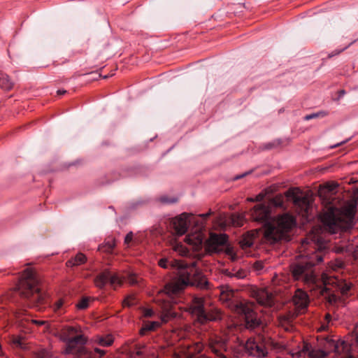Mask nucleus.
<instances>
[{
	"label": "nucleus",
	"mask_w": 358,
	"mask_h": 358,
	"mask_svg": "<svg viewBox=\"0 0 358 358\" xmlns=\"http://www.w3.org/2000/svg\"><path fill=\"white\" fill-rule=\"evenodd\" d=\"M158 265L165 269L171 270L176 278L165 285L164 291L168 295L180 293L188 286H196L201 289H208L206 278L196 267V262H184L172 258H161Z\"/></svg>",
	"instance_id": "f257e3e1"
},
{
	"label": "nucleus",
	"mask_w": 358,
	"mask_h": 358,
	"mask_svg": "<svg viewBox=\"0 0 358 358\" xmlns=\"http://www.w3.org/2000/svg\"><path fill=\"white\" fill-rule=\"evenodd\" d=\"M327 243L315 234H310L301 242L303 259L292 266L294 279L309 283L314 280L313 267L322 262Z\"/></svg>",
	"instance_id": "f03ea898"
},
{
	"label": "nucleus",
	"mask_w": 358,
	"mask_h": 358,
	"mask_svg": "<svg viewBox=\"0 0 358 358\" xmlns=\"http://www.w3.org/2000/svg\"><path fill=\"white\" fill-rule=\"evenodd\" d=\"M250 214L253 220L263 224L264 237L271 243L284 238L286 234L296 225L294 217L288 213L280 215L276 220H273L270 206L263 203L255 206Z\"/></svg>",
	"instance_id": "7ed1b4c3"
},
{
	"label": "nucleus",
	"mask_w": 358,
	"mask_h": 358,
	"mask_svg": "<svg viewBox=\"0 0 358 358\" xmlns=\"http://www.w3.org/2000/svg\"><path fill=\"white\" fill-rule=\"evenodd\" d=\"M39 278L35 271L25 268L18 280L17 291L21 297L28 300L33 306L38 307L45 303V298L38 287Z\"/></svg>",
	"instance_id": "20e7f679"
},
{
	"label": "nucleus",
	"mask_w": 358,
	"mask_h": 358,
	"mask_svg": "<svg viewBox=\"0 0 358 358\" xmlns=\"http://www.w3.org/2000/svg\"><path fill=\"white\" fill-rule=\"evenodd\" d=\"M329 206L322 217V222L325 229L332 234L337 233L340 230L348 227L350 222L355 217V206L350 205L338 208L331 206L328 201Z\"/></svg>",
	"instance_id": "39448f33"
},
{
	"label": "nucleus",
	"mask_w": 358,
	"mask_h": 358,
	"mask_svg": "<svg viewBox=\"0 0 358 358\" xmlns=\"http://www.w3.org/2000/svg\"><path fill=\"white\" fill-rule=\"evenodd\" d=\"M77 329L69 327L62 329V339L66 343L65 354L72 355L73 358H94L84 345L86 339L82 335L76 336Z\"/></svg>",
	"instance_id": "423d86ee"
},
{
	"label": "nucleus",
	"mask_w": 358,
	"mask_h": 358,
	"mask_svg": "<svg viewBox=\"0 0 358 358\" xmlns=\"http://www.w3.org/2000/svg\"><path fill=\"white\" fill-rule=\"evenodd\" d=\"M254 305L248 302H233L231 303V310L238 315H244L247 329H255L262 323L257 313L253 310Z\"/></svg>",
	"instance_id": "0eeeda50"
},
{
	"label": "nucleus",
	"mask_w": 358,
	"mask_h": 358,
	"mask_svg": "<svg viewBox=\"0 0 358 358\" xmlns=\"http://www.w3.org/2000/svg\"><path fill=\"white\" fill-rule=\"evenodd\" d=\"M192 313L197 316L198 321L201 323H206L208 321H218L222 319V315L219 310L212 308L206 310L203 299L195 297L192 299Z\"/></svg>",
	"instance_id": "6e6552de"
},
{
	"label": "nucleus",
	"mask_w": 358,
	"mask_h": 358,
	"mask_svg": "<svg viewBox=\"0 0 358 358\" xmlns=\"http://www.w3.org/2000/svg\"><path fill=\"white\" fill-rule=\"evenodd\" d=\"M194 223L200 229V222L195 220L193 215L189 213H182L180 215L174 217L171 222V227L173 229L177 236H182L187 231L189 224Z\"/></svg>",
	"instance_id": "1a4fd4ad"
},
{
	"label": "nucleus",
	"mask_w": 358,
	"mask_h": 358,
	"mask_svg": "<svg viewBox=\"0 0 358 358\" xmlns=\"http://www.w3.org/2000/svg\"><path fill=\"white\" fill-rule=\"evenodd\" d=\"M123 281L124 280L120 275L108 270L103 271L94 278L95 286L100 289L103 288L108 283H109L113 289H115L117 286H120Z\"/></svg>",
	"instance_id": "9d476101"
},
{
	"label": "nucleus",
	"mask_w": 358,
	"mask_h": 358,
	"mask_svg": "<svg viewBox=\"0 0 358 358\" xmlns=\"http://www.w3.org/2000/svg\"><path fill=\"white\" fill-rule=\"evenodd\" d=\"M287 196L293 201L296 207L299 208L303 217L308 216L310 200L307 194H303L302 192L289 190L287 192Z\"/></svg>",
	"instance_id": "9b49d317"
},
{
	"label": "nucleus",
	"mask_w": 358,
	"mask_h": 358,
	"mask_svg": "<svg viewBox=\"0 0 358 358\" xmlns=\"http://www.w3.org/2000/svg\"><path fill=\"white\" fill-rule=\"evenodd\" d=\"M208 348L217 357L220 358H227L224 355V352L227 351V343L222 337H210L208 339Z\"/></svg>",
	"instance_id": "f8f14e48"
},
{
	"label": "nucleus",
	"mask_w": 358,
	"mask_h": 358,
	"mask_svg": "<svg viewBox=\"0 0 358 358\" xmlns=\"http://www.w3.org/2000/svg\"><path fill=\"white\" fill-rule=\"evenodd\" d=\"M246 352L257 358H264L267 356L268 351L263 343H257L252 338H249L245 345Z\"/></svg>",
	"instance_id": "ddd939ff"
},
{
	"label": "nucleus",
	"mask_w": 358,
	"mask_h": 358,
	"mask_svg": "<svg viewBox=\"0 0 358 358\" xmlns=\"http://www.w3.org/2000/svg\"><path fill=\"white\" fill-rule=\"evenodd\" d=\"M16 320L18 324L28 330H31L34 326L41 325L45 323L43 321H38L31 318L27 311L21 310L16 313Z\"/></svg>",
	"instance_id": "4468645a"
},
{
	"label": "nucleus",
	"mask_w": 358,
	"mask_h": 358,
	"mask_svg": "<svg viewBox=\"0 0 358 358\" xmlns=\"http://www.w3.org/2000/svg\"><path fill=\"white\" fill-rule=\"evenodd\" d=\"M228 236L223 234H210V238L206 241V246L208 250L212 252H219L220 248L227 243Z\"/></svg>",
	"instance_id": "2eb2a0df"
},
{
	"label": "nucleus",
	"mask_w": 358,
	"mask_h": 358,
	"mask_svg": "<svg viewBox=\"0 0 358 358\" xmlns=\"http://www.w3.org/2000/svg\"><path fill=\"white\" fill-rule=\"evenodd\" d=\"M293 301L296 310L301 313L308 308L309 303L308 296L306 292L298 289L295 292L293 296Z\"/></svg>",
	"instance_id": "dca6fc26"
},
{
	"label": "nucleus",
	"mask_w": 358,
	"mask_h": 358,
	"mask_svg": "<svg viewBox=\"0 0 358 358\" xmlns=\"http://www.w3.org/2000/svg\"><path fill=\"white\" fill-rule=\"evenodd\" d=\"M220 300L227 303L229 308L231 309V303L233 302H246L245 301H239L234 296V291L228 286L221 287L220 290Z\"/></svg>",
	"instance_id": "f3484780"
},
{
	"label": "nucleus",
	"mask_w": 358,
	"mask_h": 358,
	"mask_svg": "<svg viewBox=\"0 0 358 358\" xmlns=\"http://www.w3.org/2000/svg\"><path fill=\"white\" fill-rule=\"evenodd\" d=\"M348 344L342 341L341 343L336 342L332 339H327V346L326 348L331 352H334L337 355H340L345 350V348H347Z\"/></svg>",
	"instance_id": "a211bd4d"
},
{
	"label": "nucleus",
	"mask_w": 358,
	"mask_h": 358,
	"mask_svg": "<svg viewBox=\"0 0 358 358\" xmlns=\"http://www.w3.org/2000/svg\"><path fill=\"white\" fill-rule=\"evenodd\" d=\"M338 184L336 182H327L320 186L318 192L320 197L323 199H329L328 194L334 192Z\"/></svg>",
	"instance_id": "6ab92c4d"
},
{
	"label": "nucleus",
	"mask_w": 358,
	"mask_h": 358,
	"mask_svg": "<svg viewBox=\"0 0 358 358\" xmlns=\"http://www.w3.org/2000/svg\"><path fill=\"white\" fill-rule=\"evenodd\" d=\"M87 262V257L81 252H78L76 256L71 257L66 262V266L69 267L78 266L83 265Z\"/></svg>",
	"instance_id": "aec40b11"
},
{
	"label": "nucleus",
	"mask_w": 358,
	"mask_h": 358,
	"mask_svg": "<svg viewBox=\"0 0 358 358\" xmlns=\"http://www.w3.org/2000/svg\"><path fill=\"white\" fill-rule=\"evenodd\" d=\"M14 83L9 76L0 71V88L3 90H10L13 88Z\"/></svg>",
	"instance_id": "412c9836"
},
{
	"label": "nucleus",
	"mask_w": 358,
	"mask_h": 358,
	"mask_svg": "<svg viewBox=\"0 0 358 358\" xmlns=\"http://www.w3.org/2000/svg\"><path fill=\"white\" fill-rule=\"evenodd\" d=\"M257 301L264 306H271L273 303L272 294L266 291H262L257 296Z\"/></svg>",
	"instance_id": "4be33fe9"
},
{
	"label": "nucleus",
	"mask_w": 358,
	"mask_h": 358,
	"mask_svg": "<svg viewBox=\"0 0 358 358\" xmlns=\"http://www.w3.org/2000/svg\"><path fill=\"white\" fill-rule=\"evenodd\" d=\"M186 241L189 244L195 246L196 248L199 247L202 243H203V236L201 233L196 234V235H188L185 238Z\"/></svg>",
	"instance_id": "5701e85b"
},
{
	"label": "nucleus",
	"mask_w": 358,
	"mask_h": 358,
	"mask_svg": "<svg viewBox=\"0 0 358 358\" xmlns=\"http://www.w3.org/2000/svg\"><path fill=\"white\" fill-rule=\"evenodd\" d=\"M335 281L336 282H333V283L336 284L337 289H338V291H340L343 295L347 294L350 291V285L348 282L343 280L335 279Z\"/></svg>",
	"instance_id": "b1692460"
},
{
	"label": "nucleus",
	"mask_w": 358,
	"mask_h": 358,
	"mask_svg": "<svg viewBox=\"0 0 358 358\" xmlns=\"http://www.w3.org/2000/svg\"><path fill=\"white\" fill-rule=\"evenodd\" d=\"M159 325L158 322H147L145 323L140 331L142 336L145 335V332L156 329Z\"/></svg>",
	"instance_id": "393cba45"
},
{
	"label": "nucleus",
	"mask_w": 358,
	"mask_h": 358,
	"mask_svg": "<svg viewBox=\"0 0 358 358\" xmlns=\"http://www.w3.org/2000/svg\"><path fill=\"white\" fill-rule=\"evenodd\" d=\"M34 357L35 358H52V352L45 348H40L34 352Z\"/></svg>",
	"instance_id": "a878e982"
},
{
	"label": "nucleus",
	"mask_w": 358,
	"mask_h": 358,
	"mask_svg": "<svg viewBox=\"0 0 358 358\" xmlns=\"http://www.w3.org/2000/svg\"><path fill=\"white\" fill-rule=\"evenodd\" d=\"M231 220L233 225L239 227L243 225L245 221L243 215L239 214H233L231 216Z\"/></svg>",
	"instance_id": "bb28decb"
},
{
	"label": "nucleus",
	"mask_w": 358,
	"mask_h": 358,
	"mask_svg": "<svg viewBox=\"0 0 358 358\" xmlns=\"http://www.w3.org/2000/svg\"><path fill=\"white\" fill-rule=\"evenodd\" d=\"M173 249L180 254L181 256H186L189 253V250L184 248L183 245L180 243H174L173 245Z\"/></svg>",
	"instance_id": "cd10ccee"
},
{
	"label": "nucleus",
	"mask_w": 358,
	"mask_h": 358,
	"mask_svg": "<svg viewBox=\"0 0 358 358\" xmlns=\"http://www.w3.org/2000/svg\"><path fill=\"white\" fill-rule=\"evenodd\" d=\"M176 315V313L172 310V309H166L164 310L163 314L161 315V320H162V322H166L171 318L175 317Z\"/></svg>",
	"instance_id": "c85d7f7f"
},
{
	"label": "nucleus",
	"mask_w": 358,
	"mask_h": 358,
	"mask_svg": "<svg viewBox=\"0 0 358 358\" xmlns=\"http://www.w3.org/2000/svg\"><path fill=\"white\" fill-rule=\"evenodd\" d=\"M96 341L102 346H109L112 345L113 341L110 336H108L107 337H98Z\"/></svg>",
	"instance_id": "c756f323"
},
{
	"label": "nucleus",
	"mask_w": 358,
	"mask_h": 358,
	"mask_svg": "<svg viewBox=\"0 0 358 358\" xmlns=\"http://www.w3.org/2000/svg\"><path fill=\"white\" fill-rule=\"evenodd\" d=\"M327 115V113L324 111H320L317 113H313L309 115H307L304 117L305 120H310L313 119L320 118V117H324Z\"/></svg>",
	"instance_id": "7c9ffc66"
},
{
	"label": "nucleus",
	"mask_w": 358,
	"mask_h": 358,
	"mask_svg": "<svg viewBox=\"0 0 358 358\" xmlns=\"http://www.w3.org/2000/svg\"><path fill=\"white\" fill-rule=\"evenodd\" d=\"M115 247V242H114L113 240H110L107 241L106 243H105V245L102 247V248H100V250H103L104 252L110 253Z\"/></svg>",
	"instance_id": "2f4dec72"
},
{
	"label": "nucleus",
	"mask_w": 358,
	"mask_h": 358,
	"mask_svg": "<svg viewBox=\"0 0 358 358\" xmlns=\"http://www.w3.org/2000/svg\"><path fill=\"white\" fill-rule=\"evenodd\" d=\"M271 203L277 207H283L284 199L281 195H277L276 196L271 199Z\"/></svg>",
	"instance_id": "473e14b6"
},
{
	"label": "nucleus",
	"mask_w": 358,
	"mask_h": 358,
	"mask_svg": "<svg viewBox=\"0 0 358 358\" xmlns=\"http://www.w3.org/2000/svg\"><path fill=\"white\" fill-rule=\"evenodd\" d=\"M204 345L201 343H195L192 346L189 347V350L194 353H200L203 350Z\"/></svg>",
	"instance_id": "72a5a7b5"
},
{
	"label": "nucleus",
	"mask_w": 358,
	"mask_h": 358,
	"mask_svg": "<svg viewBox=\"0 0 358 358\" xmlns=\"http://www.w3.org/2000/svg\"><path fill=\"white\" fill-rule=\"evenodd\" d=\"M64 306V299H59L55 302L53 309L55 313L61 314Z\"/></svg>",
	"instance_id": "f704fd0d"
},
{
	"label": "nucleus",
	"mask_w": 358,
	"mask_h": 358,
	"mask_svg": "<svg viewBox=\"0 0 358 358\" xmlns=\"http://www.w3.org/2000/svg\"><path fill=\"white\" fill-rule=\"evenodd\" d=\"M310 356L312 358H324L327 356V353L325 351H323V350H319V351L312 350L310 352Z\"/></svg>",
	"instance_id": "c9c22d12"
},
{
	"label": "nucleus",
	"mask_w": 358,
	"mask_h": 358,
	"mask_svg": "<svg viewBox=\"0 0 358 358\" xmlns=\"http://www.w3.org/2000/svg\"><path fill=\"white\" fill-rule=\"evenodd\" d=\"M89 304V298L84 297L81 299L80 301H78L77 304V308L79 309H85L88 308Z\"/></svg>",
	"instance_id": "e433bc0d"
},
{
	"label": "nucleus",
	"mask_w": 358,
	"mask_h": 358,
	"mask_svg": "<svg viewBox=\"0 0 358 358\" xmlns=\"http://www.w3.org/2000/svg\"><path fill=\"white\" fill-rule=\"evenodd\" d=\"M135 304V299L133 296H128L124 301V306L130 307Z\"/></svg>",
	"instance_id": "4c0bfd02"
},
{
	"label": "nucleus",
	"mask_w": 358,
	"mask_h": 358,
	"mask_svg": "<svg viewBox=\"0 0 358 358\" xmlns=\"http://www.w3.org/2000/svg\"><path fill=\"white\" fill-rule=\"evenodd\" d=\"M253 244L252 239L251 238H245L242 241L243 247L249 248Z\"/></svg>",
	"instance_id": "58836bf2"
},
{
	"label": "nucleus",
	"mask_w": 358,
	"mask_h": 358,
	"mask_svg": "<svg viewBox=\"0 0 358 358\" xmlns=\"http://www.w3.org/2000/svg\"><path fill=\"white\" fill-rule=\"evenodd\" d=\"M132 241L135 242V241L134 240V234L132 232H129L125 236L124 243L126 245H129V243H130Z\"/></svg>",
	"instance_id": "ea45409f"
},
{
	"label": "nucleus",
	"mask_w": 358,
	"mask_h": 358,
	"mask_svg": "<svg viewBox=\"0 0 358 358\" xmlns=\"http://www.w3.org/2000/svg\"><path fill=\"white\" fill-rule=\"evenodd\" d=\"M13 343L17 347H20V348L23 347V343H22V339L20 338L13 337Z\"/></svg>",
	"instance_id": "a19ab883"
},
{
	"label": "nucleus",
	"mask_w": 358,
	"mask_h": 358,
	"mask_svg": "<svg viewBox=\"0 0 358 358\" xmlns=\"http://www.w3.org/2000/svg\"><path fill=\"white\" fill-rule=\"evenodd\" d=\"M349 46L344 47L340 50H335L332 53L329 54L328 57L331 58L332 57L340 54L341 52H343L344 50H346Z\"/></svg>",
	"instance_id": "79ce46f5"
},
{
	"label": "nucleus",
	"mask_w": 358,
	"mask_h": 358,
	"mask_svg": "<svg viewBox=\"0 0 358 358\" xmlns=\"http://www.w3.org/2000/svg\"><path fill=\"white\" fill-rule=\"evenodd\" d=\"M264 198V194L262 193L259 194L256 196L255 199H248L249 201H262Z\"/></svg>",
	"instance_id": "37998d69"
},
{
	"label": "nucleus",
	"mask_w": 358,
	"mask_h": 358,
	"mask_svg": "<svg viewBox=\"0 0 358 358\" xmlns=\"http://www.w3.org/2000/svg\"><path fill=\"white\" fill-rule=\"evenodd\" d=\"M280 322L289 323L291 322L290 317L286 315L280 317Z\"/></svg>",
	"instance_id": "c03bdc74"
},
{
	"label": "nucleus",
	"mask_w": 358,
	"mask_h": 358,
	"mask_svg": "<svg viewBox=\"0 0 358 358\" xmlns=\"http://www.w3.org/2000/svg\"><path fill=\"white\" fill-rule=\"evenodd\" d=\"M153 315V311L151 309H145L143 311V315L145 317H150Z\"/></svg>",
	"instance_id": "a18cd8bd"
},
{
	"label": "nucleus",
	"mask_w": 358,
	"mask_h": 358,
	"mask_svg": "<svg viewBox=\"0 0 358 358\" xmlns=\"http://www.w3.org/2000/svg\"><path fill=\"white\" fill-rule=\"evenodd\" d=\"M250 173H251V171H247V172L244 173L243 174L238 175V176H235V178H234V180H237L238 179L243 178V177L248 176Z\"/></svg>",
	"instance_id": "49530a36"
},
{
	"label": "nucleus",
	"mask_w": 358,
	"mask_h": 358,
	"mask_svg": "<svg viewBox=\"0 0 358 358\" xmlns=\"http://www.w3.org/2000/svg\"><path fill=\"white\" fill-rule=\"evenodd\" d=\"M229 275L230 276H235V277H236V278H238V279H241V278H243V273H242L241 272H240V271H238V272H236V273H233V274H231V273H229Z\"/></svg>",
	"instance_id": "de8ad7c7"
},
{
	"label": "nucleus",
	"mask_w": 358,
	"mask_h": 358,
	"mask_svg": "<svg viewBox=\"0 0 358 358\" xmlns=\"http://www.w3.org/2000/svg\"><path fill=\"white\" fill-rule=\"evenodd\" d=\"M227 254L229 255H230L231 259L232 261H235L236 260V255L234 252H231V250L230 249H228Z\"/></svg>",
	"instance_id": "09e8293b"
},
{
	"label": "nucleus",
	"mask_w": 358,
	"mask_h": 358,
	"mask_svg": "<svg viewBox=\"0 0 358 358\" xmlns=\"http://www.w3.org/2000/svg\"><path fill=\"white\" fill-rule=\"evenodd\" d=\"M128 280H129V282L131 283V285H134L137 282V280H136L135 276H134V275H130L129 277Z\"/></svg>",
	"instance_id": "8fccbe9b"
},
{
	"label": "nucleus",
	"mask_w": 358,
	"mask_h": 358,
	"mask_svg": "<svg viewBox=\"0 0 358 358\" xmlns=\"http://www.w3.org/2000/svg\"><path fill=\"white\" fill-rule=\"evenodd\" d=\"M161 201H162L164 203H174L176 201V200L175 199L169 200L166 197H163V198H161Z\"/></svg>",
	"instance_id": "3c124183"
},
{
	"label": "nucleus",
	"mask_w": 358,
	"mask_h": 358,
	"mask_svg": "<svg viewBox=\"0 0 358 358\" xmlns=\"http://www.w3.org/2000/svg\"><path fill=\"white\" fill-rule=\"evenodd\" d=\"M212 213L210 211L206 213L200 214L199 216L204 220H206L208 217V216L210 215Z\"/></svg>",
	"instance_id": "603ef678"
},
{
	"label": "nucleus",
	"mask_w": 358,
	"mask_h": 358,
	"mask_svg": "<svg viewBox=\"0 0 358 358\" xmlns=\"http://www.w3.org/2000/svg\"><path fill=\"white\" fill-rule=\"evenodd\" d=\"M337 300V297L335 294H331L329 296V301L331 303L336 302Z\"/></svg>",
	"instance_id": "864d4df0"
},
{
	"label": "nucleus",
	"mask_w": 358,
	"mask_h": 358,
	"mask_svg": "<svg viewBox=\"0 0 358 358\" xmlns=\"http://www.w3.org/2000/svg\"><path fill=\"white\" fill-rule=\"evenodd\" d=\"M325 320L327 323L330 322L331 320V315L330 314H327L325 315Z\"/></svg>",
	"instance_id": "5fc2aeb1"
},
{
	"label": "nucleus",
	"mask_w": 358,
	"mask_h": 358,
	"mask_svg": "<svg viewBox=\"0 0 358 358\" xmlns=\"http://www.w3.org/2000/svg\"><path fill=\"white\" fill-rule=\"evenodd\" d=\"M66 92L65 90H59L57 91V94L59 95H63Z\"/></svg>",
	"instance_id": "6e6d98bb"
},
{
	"label": "nucleus",
	"mask_w": 358,
	"mask_h": 358,
	"mask_svg": "<svg viewBox=\"0 0 358 358\" xmlns=\"http://www.w3.org/2000/svg\"><path fill=\"white\" fill-rule=\"evenodd\" d=\"M142 355H143V352L141 351V348H137L136 355L140 357V356H142Z\"/></svg>",
	"instance_id": "4d7b16f0"
},
{
	"label": "nucleus",
	"mask_w": 358,
	"mask_h": 358,
	"mask_svg": "<svg viewBox=\"0 0 358 358\" xmlns=\"http://www.w3.org/2000/svg\"><path fill=\"white\" fill-rule=\"evenodd\" d=\"M274 146H275V143H269V144L267 145L266 148L267 149H270V148H273Z\"/></svg>",
	"instance_id": "13d9d810"
},
{
	"label": "nucleus",
	"mask_w": 358,
	"mask_h": 358,
	"mask_svg": "<svg viewBox=\"0 0 358 358\" xmlns=\"http://www.w3.org/2000/svg\"><path fill=\"white\" fill-rule=\"evenodd\" d=\"M345 94V91L341 90L339 91V97H342Z\"/></svg>",
	"instance_id": "bf43d9fd"
},
{
	"label": "nucleus",
	"mask_w": 358,
	"mask_h": 358,
	"mask_svg": "<svg viewBox=\"0 0 358 358\" xmlns=\"http://www.w3.org/2000/svg\"><path fill=\"white\" fill-rule=\"evenodd\" d=\"M356 340L358 343V327L356 328Z\"/></svg>",
	"instance_id": "052dcab7"
},
{
	"label": "nucleus",
	"mask_w": 358,
	"mask_h": 358,
	"mask_svg": "<svg viewBox=\"0 0 358 358\" xmlns=\"http://www.w3.org/2000/svg\"><path fill=\"white\" fill-rule=\"evenodd\" d=\"M200 358H210L209 357H207L206 355L201 356Z\"/></svg>",
	"instance_id": "680f3d73"
},
{
	"label": "nucleus",
	"mask_w": 358,
	"mask_h": 358,
	"mask_svg": "<svg viewBox=\"0 0 358 358\" xmlns=\"http://www.w3.org/2000/svg\"><path fill=\"white\" fill-rule=\"evenodd\" d=\"M108 77H109V76H108V75H106V76H104L103 77V78L106 79V78H108Z\"/></svg>",
	"instance_id": "e2e57ef3"
},
{
	"label": "nucleus",
	"mask_w": 358,
	"mask_h": 358,
	"mask_svg": "<svg viewBox=\"0 0 358 358\" xmlns=\"http://www.w3.org/2000/svg\"><path fill=\"white\" fill-rule=\"evenodd\" d=\"M322 329H326V327H324V324L322 325Z\"/></svg>",
	"instance_id": "0e129e2a"
},
{
	"label": "nucleus",
	"mask_w": 358,
	"mask_h": 358,
	"mask_svg": "<svg viewBox=\"0 0 358 358\" xmlns=\"http://www.w3.org/2000/svg\"><path fill=\"white\" fill-rule=\"evenodd\" d=\"M2 355V352L1 351V345H0V356Z\"/></svg>",
	"instance_id": "69168bd1"
},
{
	"label": "nucleus",
	"mask_w": 358,
	"mask_h": 358,
	"mask_svg": "<svg viewBox=\"0 0 358 358\" xmlns=\"http://www.w3.org/2000/svg\"><path fill=\"white\" fill-rule=\"evenodd\" d=\"M356 194L358 196V189H357Z\"/></svg>",
	"instance_id": "338daca9"
},
{
	"label": "nucleus",
	"mask_w": 358,
	"mask_h": 358,
	"mask_svg": "<svg viewBox=\"0 0 358 358\" xmlns=\"http://www.w3.org/2000/svg\"><path fill=\"white\" fill-rule=\"evenodd\" d=\"M349 358H352V357H349Z\"/></svg>",
	"instance_id": "774afa93"
}]
</instances>
